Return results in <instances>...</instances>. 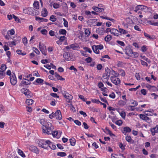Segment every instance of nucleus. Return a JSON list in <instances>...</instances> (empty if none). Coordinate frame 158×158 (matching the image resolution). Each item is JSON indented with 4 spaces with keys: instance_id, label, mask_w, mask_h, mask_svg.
<instances>
[{
    "instance_id": "f257e3e1",
    "label": "nucleus",
    "mask_w": 158,
    "mask_h": 158,
    "mask_svg": "<svg viewBox=\"0 0 158 158\" xmlns=\"http://www.w3.org/2000/svg\"><path fill=\"white\" fill-rule=\"evenodd\" d=\"M43 132L48 135L51 134L52 131L53 129L51 123H49L46 124V125L42 127Z\"/></svg>"
},
{
    "instance_id": "f03ea898",
    "label": "nucleus",
    "mask_w": 158,
    "mask_h": 158,
    "mask_svg": "<svg viewBox=\"0 0 158 158\" xmlns=\"http://www.w3.org/2000/svg\"><path fill=\"white\" fill-rule=\"evenodd\" d=\"M150 10V8H148L147 6L143 5H138L134 10V11L135 13L138 14H141V11H143L144 12H147Z\"/></svg>"
},
{
    "instance_id": "7ed1b4c3",
    "label": "nucleus",
    "mask_w": 158,
    "mask_h": 158,
    "mask_svg": "<svg viewBox=\"0 0 158 158\" xmlns=\"http://www.w3.org/2000/svg\"><path fill=\"white\" fill-rule=\"evenodd\" d=\"M125 53L130 57L134 58L137 57L139 56L138 53L134 52L130 47H127L125 49Z\"/></svg>"
},
{
    "instance_id": "20e7f679",
    "label": "nucleus",
    "mask_w": 158,
    "mask_h": 158,
    "mask_svg": "<svg viewBox=\"0 0 158 158\" xmlns=\"http://www.w3.org/2000/svg\"><path fill=\"white\" fill-rule=\"evenodd\" d=\"M48 142H49V140H40L38 143L39 146L43 148L46 149L48 147Z\"/></svg>"
},
{
    "instance_id": "39448f33",
    "label": "nucleus",
    "mask_w": 158,
    "mask_h": 158,
    "mask_svg": "<svg viewBox=\"0 0 158 158\" xmlns=\"http://www.w3.org/2000/svg\"><path fill=\"white\" fill-rule=\"evenodd\" d=\"M92 48L94 52L97 54L99 53V50H102L103 48V46L102 44L98 45H94L92 46Z\"/></svg>"
},
{
    "instance_id": "423d86ee",
    "label": "nucleus",
    "mask_w": 158,
    "mask_h": 158,
    "mask_svg": "<svg viewBox=\"0 0 158 158\" xmlns=\"http://www.w3.org/2000/svg\"><path fill=\"white\" fill-rule=\"evenodd\" d=\"M39 48L43 54L45 56L46 55V46L44 44H41L40 42L39 45Z\"/></svg>"
},
{
    "instance_id": "0eeeda50",
    "label": "nucleus",
    "mask_w": 158,
    "mask_h": 158,
    "mask_svg": "<svg viewBox=\"0 0 158 158\" xmlns=\"http://www.w3.org/2000/svg\"><path fill=\"white\" fill-rule=\"evenodd\" d=\"M28 14L32 15H35L38 14V11L32 8H28Z\"/></svg>"
},
{
    "instance_id": "6e6552de",
    "label": "nucleus",
    "mask_w": 158,
    "mask_h": 158,
    "mask_svg": "<svg viewBox=\"0 0 158 158\" xmlns=\"http://www.w3.org/2000/svg\"><path fill=\"white\" fill-rule=\"evenodd\" d=\"M21 92L24 94L28 98H30L31 96L30 91L27 89L23 88L21 89Z\"/></svg>"
},
{
    "instance_id": "1a4fd4ad",
    "label": "nucleus",
    "mask_w": 158,
    "mask_h": 158,
    "mask_svg": "<svg viewBox=\"0 0 158 158\" xmlns=\"http://www.w3.org/2000/svg\"><path fill=\"white\" fill-rule=\"evenodd\" d=\"M118 77H111L110 78L111 82L115 85H118L120 83V79L118 78Z\"/></svg>"
},
{
    "instance_id": "9d476101",
    "label": "nucleus",
    "mask_w": 158,
    "mask_h": 158,
    "mask_svg": "<svg viewBox=\"0 0 158 158\" xmlns=\"http://www.w3.org/2000/svg\"><path fill=\"white\" fill-rule=\"evenodd\" d=\"M10 82L11 84L13 85H15L17 83V80L16 77L14 73L10 77Z\"/></svg>"
},
{
    "instance_id": "9b49d317",
    "label": "nucleus",
    "mask_w": 158,
    "mask_h": 158,
    "mask_svg": "<svg viewBox=\"0 0 158 158\" xmlns=\"http://www.w3.org/2000/svg\"><path fill=\"white\" fill-rule=\"evenodd\" d=\"M54 117H56V119L60 120L62 119V116L61 112L60 110H57L54 113Z\"/></svg>"
},
{
    "instance_id": "f8f14e48",
    "label": "nucleus",
    "mask_w": 158,
    "mask_h": 158,
    "mask_svg": "<svg viewBox=\"0 0 158 158\" xmlns=\"http://www.w3.org/2000/svg\"><path fill=\"white\" fill-rule=\"evenodd\" d=\"M110 31L111 34L115 36H120L119 31L117 29L112 28L110 30Z\"/></svg>"
},
{
    "instance_id": "ddd939ff",
    "label": "nucleus",
    "mask_w": 158,
    "mask_h": 158,
    "mask_svg": "<svg viewBox=\"0 0 158 158\" xmlns=\"http://www.w3.org/2000/svg\"><path fill=\"white\" fill-rule=\"evenodd\" d=\"M145 114H139L140 118L143 120L146 121H148L150 120V118L146 116Z\"/></svg>"
},
{
    "instance_id": "4468645a",
    "label": "nucleus",
    "mask_w": 158,
    "mask_h": 158,
    "mask_svg": "<svg viewBox=\"0 0 158 158\" xmlns=\"http://www.w3.org/2000/svg\"><path fill=\"white\" fill-rule=\"evenodd\" d=\"M92 9L95 11L99 13L103 12L104 10V9L103 8H99L97 6H93Z\"/></svg>"
},
{
    "instance_id": "2eb2a0df",
    "label": "nucleus",
    "mask_w": 158,
    "mask_h": 158,
    "mask_svg": "<svg viewBox=\"0 0 158 158\" xmlns=\"http://www.w3.org/2000/svg\"><path fill=\"white\" fill-rule=\"evenodd\" d=\"M36 20L38 21L39 23L42 22H47L48 21V19H44L43 18H40L39 17H35Z\"/></svg>"
},
{
    "instance_id": "dca6fc26",
    "label": "nucleus",
    "mask_w": 158,
    "mask_h": 158,
    "mask_svg": "<svg viewBox=\"0 0 158 158\" xmlns=\"http://www.w3.org/2000/svg\"><path fill=\"white\" fill-rule=\"evenodd\" d=\"M151 131L152 135H155V133L158 132V125H157L155 127L151 129Z\"/></svg>"
},
{
    "instance_id": "f3484780",
    "label": "nucleus",
    "mask_w": 158,
    "mask_h": 158,
    "mask_svg": "<svg viewBox=\"0 0 158 158\" xmlns=\"http://www.w3.org/2000/svg\"><path fill=\"white\" fill-rule=\"evenodd\" d=\"M29 149L31 151L33 152L36 154H38L39 153V150L35 146H30Z\"/></svg>"
},
{
    "instance_id": "a211bd4d",
    "label": "nucleus",
    "mask_w": 158,
    "mask_h": 158,
    "mask_svg": "<svg viewBox=\"0 0 158 158\" xmlns=\"http://www.w3.org/2000/svg\"><path fill=\"white\" fill-rule=\"evenodd\" d=\"M63 57L66 60L68 61L70 60L71 59L70 53L69 52H65L64 53Z\"/></svg>"
},
{
    "instance_id": "6ab92c4d",
    "label": "nucleus",
    "mask_w": 158,
    "mask_h": 158,
    "mask_svg": "<svg viewBox=\"0 0 158 158\" xmlns=\"http://www.w3.org/2000/svg\"><path fill=\"white\" fill-rule=\"evenodd\" d=\"M131 131V129L129 127H125L123 128V130L122 131V132L123 134L126 135V133L130 132Z\"/></svg>"
},
{
    "instance_id": "aec40b11",
    "label": "nucleus",
    "mask_w": 158,
    "mask_h": 158,
    "mask_svg": "<svg viewBox=\"0 0 158 158\" xmlns=\"http://www.w3.org/2000/svg\"><path fill=\"white\" fill-rule=\"evenodd\" d=\"M104 29L103 28H98L96 30V32L101 35H103L104 33Z\"/></svg>"
},
{
    "instance_id": "412c9836",
    "label": "nucleus",
    "mask_w": 158,
    "mask_h": 158,
    "mask_svg": "<svg viewBox=\"0 0 158 158\" xmlns=\"http://www.w3.org/2000/svg\"><path fill=\"white\" fill-rule=\"evenodd\" d=\"M154 111V110H146L144 111V114L147 116H151L153 115V112Z\"/></svg>"
},
{
    "instance_id": "4be33fe9",
    "label": "nucleus",
    "mask_w": 158,
    "mask_h": 158,
    "mask_svg": "<svg viewBox=\"0 0 158 158\" xmlns=\"http://www.w3.org/2000/svg\"><path fill=\"white\" fill-rule=\"evenodd\" d=\"M110 76V74H108V73H105L103 74V76L102 77V80L103 82L106 81L104 80L106 79V81H107L108 79H109V77Z\"/></svg>"
},
{
    "instance_id": "5701e85b",
    "label": "nucleus",
    "mask_w": 158,
    "mask_h": 158,
    "mask_svg": "<svg viewBox=\"0 0 158 158\" xmlns=\"http://www.w3.org/2000/svg\"><path fill=\"white\" fill-rule=\"evenodd\" d=\"M119 31L120 36L122 34L126 35L128 33V31L125 30L123 28L119 29Z\"/></svg>"
},
{
    "instance_id": "b1692460",
    "label": "nucleus",
    "mask_w": 158,
    "mask_h": 158,
    "mask_svg": "<svg viewBox=\"0 0 158 158\" xmlns=\"http://www.w3.org/2000/svg\"><path fill=\"white\" fill-rule=\"evenodd\" d=\"M31 82L30 81L27 79H25V81H22L20 83V85L23 86V85H28L30 84Z\"/></svg>"
},
{
    "instance_id": "393cba45",
    "label": "nucleus",
    "mask_w": 158,
    "mask_h": 158,
    "mask_svg": "<svg viewBox=\"0 0 158 158\" xmlns=\"http://www.w3.org/2000/svg\"><path fill=\"white\" fill-rule=\"evenodd\" d=\"M48 15V11L46 9L44 8L41 11V15L42 16L45 17Z\"/></svg>"
},
{
    "instance_id": "a878e982",
    "label": "nucleus",
    "mask_w": 158,
    "mask_h": 158,
    "mask_svg": "<svg viewBox=\"0 0 158 158\" xmlns=\"http://www.w3.org/2000/svg\"><path fill=\"white\" fill-rule=\"evenodd\" d=\"M64 97L67 100H72L73 99V96L68 93H66L64 95Z\"/></svg>"
},
{
    "instance_id": "bb28decb",
    "label": "nucleus",
    "mask_w": 158,
    "mask_h": 158,
    "mask_svg": "<svg viewBox=\"0 0 158 158\" xmlns=\"http://www.w3.org/2000/svg\"><path fill=\"white\" fill-rule=\"evenodd\" d=\"M49 142H48V147L49 146L51 149L52 150L55 149L56 148L55 145L52 144L51 142L49 140Z\"/></svg>"
},
{
    "instance_id": "cd10ccee",
    "label": "nucleus",
    "mask_w": 158,
    "mask_h": 158,
    "mask_svg": "<svg viewBox=\"0 0 158 158\" xmlns=\"http://www.w3.org/2000/svg\"><path fill=\"white\" fill-rule=\"evenodd\" d=\"M39 122L42 125V127L46 125V124L49 123V122H47L44 119H42L39 120Z\"/></svg>"
},
{
    "instance_id": "c85d7f7f",
    "label": "nucleus",
    "mask_w": 158,
    "mask_h": 158,
    "mask_svg": "<svg viewBox=\"0 0 158 158\" xmlns=\"http://www.w3.org/2000/svg\"><path fill=\"white\" fill-rule=\"evenodd\" d=\"M33 100L32 99H27L26 101V103L28 105H31L33 103Z\"/></svg>"
},
{
    "instance_id": "c756f323",
    "label": "nucleus",
    "mask_w": 158,
    "mask_h": 158,
    "mask_svg": "<svg viewBox=\"0 0 158 158\" xmlns=\"http://www.w3.org/2000/svg\"><path fill=\"white\" fill-rule=\"evenodd\" d=\"M54 75L55 77L57 78V79L58 80H60L62 81L64 80V79L63 78H62L61 76H60L57 73H54Z\"/></svg>"
},
{
    "instance_id": "7c9ffc66",
    "label": "nucleus",
    "mask_w": 158,
    "mask_h": 158,
    "mask_svg": "<svg viewBox=\"0 0 158 158\" xmlns=\"http://www.w3.org/2000/svg\"><path fill=\"white\" fill-rule=\"evenodd\" d=\"M110 73L112 75L111 77H118L119 75L118 74L117 72L113 70L110 71Z\"/></svg>"
},
{
    "instance_id": "2f4dec72",
    "label": "nucleus",
    "mask_w": 158,
    "mask_h": 158,
    "mask_svg": "<svg viewBox=\"0 0 158 158\" xmlns=\"http://www.w3.org/2000/svg\"><path fill=\"white\" fill-rule=\"evenodd\" d=\"M130 101L131 102V104L133 105V106H129L130 107H135L137 106L138 102L136 101L132 100H131Z\"/></svg>"
},
{
    "instance_id": "473e14b6",
    "label": "nucleus",
    "mask_w": 158,
    "mask_h": 158,
    "mask_svg": "<svg viewBox=\"0 0 158 158\" xmlns=\"http://www.w3.org/2000/svg\"><path fill=\"white\" fill-rule=\"evenodd\" d=\"M59 33L60 34L66 35L67 31L65 30L62 29L59 31Z\"/></svg>"
},
{
    "instance_id": "72a5a7b5",
    "label": "nucleus",
    "mask_w": 158,
    "mask_h": 158,
    "mask_svg": "<svg viewBox=\"0 0 158 158\" xmlns=\"http://www.w3.org/2000/svg\"><path fill=\"white\" fill-rule=\"evenodd\" d=\"M33 5L34 7L36 9H38L39 8V6L38 2L37 1H35Z\"/></svg>"
},
{
    "instance_id": "f704fd0d",
    "label": "nucleus",
    "mask_w": 158,
    "mask_h": 158,
    "mask_svg": "<svg viewBox=\"0 0 158 158\" xmlns=\"http://www.w3.org/2000/svg\"><path fill=\"white\" fill-rule=\"evenodd\" d=\"M112 39L111 36L110 35H107L105 38L104 40L106 41L109 42Z\"/></svg>"
},
{
    "instance_id": "c9c22d12",
    "label": "nucleus",
    "mask_w": 158,
    "mask_h": 158,
    "mask_svg": "<svg viewBox=\"0 0 158 158\" xmlns=\"http://www.w3.org/2000/svg\"><path fill=\"white\" fill-rule=\"evenodd\" d=\"M18 152L19 153V154L22 157H26L25 154L23 153V152L20 149H19L18 150Z\"/></svg>"
},
{
    "instance_id": "e433bc0d",
    "label": "nucleus",
    "mask_w": 158,
    "mask_h": 158,
    "mask_svg": "<svg viewBox=\"0 0 158 158\" xmlns=\"http://www.w3.org/2000/svg\"><path fill=\"white\" fill-rule=\"evenodd\" d=\"M70 144L72 146H74L75 144V140L74 138H71L69 139Z\"/></svg>"
},
{
    "instance_id": "4c0bfd02",
    "label": "nucleus",
    "mask_w": 158,
    "mask_h": 158,
    "mask_svg": "<svg viewBox=\"0 0 158 158\" xmlns=\"http://www.w3.org/2000/svg\"><path fill=\"white\" fill-rule=\"evenodd\" d=\"M57 155L63 157L66 156V153L64 152H59L57 153Z\"/></svg>"
},
{
    "instance_id": "58836bf2",
    "label": "nucleus",
    "mask_w": 158,
    "mask_h": 158,
    "mask_svg": "<svg viewBox=\"0 0 158 158\" xmlns=\"http://www.w3.org/2000/svg\"><path fill=\"white\" fill-rule=\"evenodd\" d=\"M63 20L64 21L63 24H64V26L66 27H68V21L64 18H63Z\"/></svg>"
},
{
    "instance_id": "ea45409f",
    "label": "nucleus",
    "mask_w": 158,
    "mask_h": 158,
    "mask_svg": "<svg viewBox=\"0 0 158 158\" xmlns=\"http://www.w3.org/2000/svg\"><path fill=\"white\" fill-rule=\"evenodd\" d=\"M50 20L53 22H55L56 21V19L55 16L52 15L50 17Z\"/></svg>"
},
{
    "instance_id": "a19ab883",
    "label": "nucleus",
    "mask_w": 158,
    "mask_h": 158,
    "mask_svg": "<svg viewBox=\"0 0 158 158\" xmlns=\"http://www.w3.org/2000/svg\"><path fill=\"white\" fill-rule=\"evenodd\" d=\"M126 22L128 24H131L133 23L132 20L129 17L126 19Z\"/></svg>"
},
{
    "instance_id": "79ce46f5",
    "label": "nucleus",
    "mask_w": 158,
    "mask_h": 158,
    "mask_svg": "<svg viewBox=\"0 0 158 158\" xmlns=\"http://www.w3.org/2000/svg\"><path fill=\"white\" fill-rule=\"evenodd\" d=\"M6 69V66L4 64H2L1 66V68H0V69H1V71H3L4 72L5 71Z\"/></svg>"
},
{
    "instance_id": "37998d69",
    "label": "nucleus",
    "mask_w": 158,
    "mask_h": 158,
    "mask_svg": "<svg viewBox=\"0 0 158 158\" xmlns=\"http://www.w3.org/2000/svg\"><path fill=\"white\" fill-rule=\"evenodd\" d=\"M60 6L59 4L54 3L53 4V6L54 8L57 9L60 7Z\"/></svg>"
},
{
    "instance_id": "c03bdc74",
    "label": "nucleus",
    "mask_w": 158,
    "mask_h": 158,
    "mask_svg": "<svg viewBox=\"0 0 158 158\" xmlns=\"http://www.w3.org/2000/svg\"><path fill=\"white\" fill-rule=\"evenodd\" d=\"M44 81V80L41 78H37L36 80V82L38 84H42Z\"/></svg>"
},
{
    "instance_id": "a18cd8bd",
    "label": "nucleus",
    "mask_w": 158,
    "mask_h": 158,
    "mask_svg": "<svg viewBox=\"0 0 158 158\" xmlns=\"http://www.w3.org/2000/svg\"><path fill=\"white\" fill-rule=\"evenodd\" d=\"M32 49H33V50L37 54L39 55L40 54V52L37 48H35V47H33Z\"/></svg>"
},
{
    "instance_id": "49530a36",
    "label": "nucleus",
    "mask_w": 158,
    "mask_h": 158,
    "mask_svg": "<svg viewBox=\"0 0 158 158\" xmlns=\"http://www.w3.org/2000/svg\"><path fill=\"white\" fill-rule=\"evenodd\" d=\"M85 33L87 36L89 35L90 34V32L89 29H85Z\"/></svg>"
},
{
    "instance_id": "de8ad7c7",
    "label": "nucleus",
    "mask_w": 158,
    "mask_h": 158,
    "mask_svg": "<svg viewBox=\"0 0 158 158\" xmlns=\"http://www.w3.org/2000/svg\"><path fill=\"white\" fill-rule=\"evenodd\" d=\"M125 138L126 140H127V141L129 142H131L132 140V139L131 137L130 136H126Z\"/></svg>"
},
{
    "instance_id": "09e8293b",
    "label": "nucleus",
    "mask_w": 158,
    "mask_h": 158,
    "mask_svg": "<svg viewBox=\"0 0 158 158\" xmlns=\"http://www.w3.org/2000/svg\"><path fill=\"white\" fill-rule=\"evenodd\" d=\"M123 122L121 120H118L115 123L119 126H121Z\"/></svg>"
},
{
    "instance_id": "8fccbe9b",
    "label": "nucleus",
    "mask_w": 158,
    "mask_h": 158,
    "mask_svg": "<svg viewBox=\"0 0 158 158\" xmlns=\"http://www.w3.org/2000/svg\"><path fill=\"white\" fill-rule=\"evenodd\" d=\"M117 42L120 45L122 46H124L125 45L124 43L122 41L117 40Z\"/></svg>"
},
{
    "instance_id": "3c124183",
    "label": "nucleus",
    "mask_w": 158,
    "mask_h": 158,
    "mask_svg": "<svg viewBox=\"0 0 158 158\" xmlns=\"http://www.w3.org/2000/svg\"><path fill=\"white\" fill-rule=\"evenodd\" d=\"M23 43L25 45H26L27 44V40L26 37H24L22 40Z\"/></svg>"
},
{
    "instance_id": "603ef678",
    "label": "nucleus",
    "mask_w": 158,
    "mask_h": 158,
    "mask_svg": "<svg viewBox=\"0 0 158 158\" xmlns=\"http://www.w3.org/2000/svg\"><path fill=\"white\" fill-rule=\"evenodd\" d=\"M0 78H3L5 76V73H4V71H0Z\"/></svg>"
},
{
    "instance_id": "864d4df0",
    "label": "nucleus",
    "mask_w": 158,
    "mask_h": 158,
    "mask_svg": "<svg viewBox=\"0 0 158 158\" xmlns=\"http://www.w3.org/2000/svg\"><path fill=\"white\" fill-rule=\"evenodd\" d=\"M91 101L95 103H101L100 101L98 99H91Z\"/></svg>"
},
{
    "instance_id": "5fc2aeb1",
    "label": "nucleus",
    "mask_w": 158,
    "mask_h": 158,
    "mask_svg": "<svg viewBox=\"0 0 158 158\" xmlns=\"http://www.w3.org/2000/svg\"><path fill=\"white\" fill-rule=\"evenodd\" d=\"M134 28L136 30H137L139 31H141V29L138 26L135 25L134 26Z\"/></svg>"
},
{
    "instance_id": "6e6d98bb",
    "label": "nucleus",
    "mask_w": 158,
    "mask_h": 158,
    "mask_svg": "<svg viewBox=\"0 0 158 158\" xmlns=\"http://www.w3.org/2000/svg\"><path fill=\"white\" fill-rule=\"evenodd\" d=\"M144 35L145 37L147 38L148 39H152V38L151 36L146 33H144Z\"/></svg>"
},
{
    "instance_id": "4d7b16f0",
    "label": "nucleus",
    "mask_w": 158,
    "mask_h": 158,
    "mask_svg": "<svg viewBox=\"0 0 158 158\" xmlns=\"http://www.w3.org/2000/svg\"><path fill=\"white\" fill-rule=\"evenodd\" d=\"M118 103L120 105L122 106H124L126 104V102L122 100L119 101Z\"/></svg>"
},
{
    "instance_id": "13d9d810",
    "label": "nucleus",
    "mask_w": 158,
    "mask_h": 158,
    "mask_svg": "<svg viewBox=\"0 0 158 158\" xmlns=\"http://www.w3.org/2000/svg\"><path fill=\"white\" fill-rule=\"evenodd\" d=\"M98 86L99 88L101 89L103 87L104 85L101 82H100L98 84Z\"/></svg>"
},
{
    "instance_id": "bf43d9fd",
    "label": "nucleus",
    "mask_w": 158,
    "mask_h": 158,
    "mask_svg": "<svg viewBox=\"0 0 158 158\" xmlns=\"http://www.w3.org/2000/svg\"><path fill=\"white\" fill-rule=\"evenodd\" d=\"M74 122L76 124L79 126L81 125V122L77 120H74Z\"/></svg>"
},
{
    "instance_id": "052dcab7",
    "label": "nucleus",
    "mask_w": 158,
    "mask_h": 158,
    "mask_svg": "<svg viewBox=\"0 0 158 158\" xmlns=\"http://www.w3.org/2000/svg\"><path fill=\"white\" fill-rule=\"evenodd\" d=\"M83 125H84V127L85 129H88L89 128V126L86 123L83 122Z\"/></svg>"
},
{
    "instance_id": "680f3d73",
    "label": "nucleus",
    "mask_w": 158,
    "mask_h": 158,
    "mask_svg": "<svg viewBox=\"0 0 158 158\" xmlns=\"http://www.w3.org/2000/svg\"><path fill=\"white\" fill-rule=\"evenodd\" d=\"M66 38L65 36H61L60 37L59 40L61 42H63Z\"/></svg>"
},
{
    "instance_id": "e2e57ef3",
    "label": "nucleus",
    "mask_w": 158,
    "mask_h": 158,
    "mask_svg": "<svg viewBox=\"0 0 158 158\" xmlns=\"http://www.w3.org/2000/svg\"><path fill=\"white\" fill-rule=\"evenodd\" d=\"M51 134L54 137H56L57 135L58 132L57 131H52V132Z\"/></svg>"
},
{
    "instance_id": "0e129e2a",
    "label": "nucleus",
    "mask_w": 158,
    "mask_h": 158,
    "mask_svg": "<svg viewBox=\"0 0 158 158\" xmlns=\"http://www.w3.org/2000/svg\"><path fill=\"white\" fill-rule=\"evenodd\" d=\"M41 33L42 34L46 35L47 33V31L46 29H43L41 31Z\"/></svg>"
},
{
    "instance_id": "69168bd1",
    "label": "nucleus",
    "mask_w": 158,
    "mask_h": 158,
    "mask_svg": "<svg viewBox=\"0 0 158 158\" xmlns=\"http://www.w3.org/2000/svg\"><path fill=\"white\" fill-rule=\"evenodd\" d=\"M135 76L137 80H140V77L139 73H136Z\"/></svg>"
},
{
    "instance_id": "338daca9",
    "label": "nucleus",
    "mask_w": 158,
    "mask_h": 158,
    "mask_svg": "<svg viewBox=\"0 0 158 158\" xmlns=\"http://www.w3.org/2000/svg\"><path fill=\"white\" fill-rule=\"evenodd\" d=\"M141 64L143 66H148V64L145 61H143L142 60H141Z\"/></svg>"
},
{
    "instance_id": "774afa93",
    "label": "nucleus",
    "mask_w": 158,
    "mask_h": 158,
    "mask_svg": "<svg viewBox=\"0 0 158 158\" xmlns=\"http://www.w3.org/2000/svg\"><path fill=\"white\" fill-rule=\"evenodd\" d=\"M120 115L123 118H125L126 116V114L124 112L122 111L120 113Z\"/></svg>"
}]
</instances>
